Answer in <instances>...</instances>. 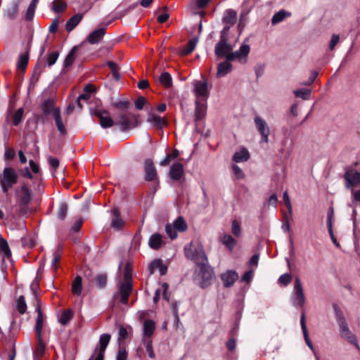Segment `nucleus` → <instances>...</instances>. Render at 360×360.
<instances>
[{
  "label": "nucleus",
  "instance_id": "obj_19",
  "mask_svg": "<svg viewBox=\"0 0 360 360\" xmlns=\"http://www.w3.org/2000/svg\"><path fill=\"white\" fill-rule=\"evenodd\" d=\"M184 173V167L181 163L177 162L172 165L169 170V175L174 180H179Z\"/></svg>",
  "mask_w": 360,
  "mask_h": 360
},
{
  "label": "nucleus",
  "instance_id": "obj_15",
  "mask_svg": "<svg viewBox=\"0 0 360 360\" xmlns=\"http://www.w3.org/2000/svg\"><path fill=\"white\" fill-rule=\"evenodd\" d=\"M144 170L146 181H153L157 179V171L151 160L145 161Z\"/></svg>",
  "mask_w": 360,
  "mask_h": 360
},
{
  "label": "nucleus",
  "instance_id": "obj_59",
  "mask_svg": "<svg viewBox=\"0 0 360 360\" xmlns=\"http://www.w3.org/2000/svg\"><path fill=\"white\" fill-rule=\"evenodd\" d=\"M75 59V50L72 49L69 54L67 56L65 60V65L66 67L71 65Z\"/></svg>",
  "mask_w": 360,
  "mask_h": 360
},
{
  "label": "nucleus",
  "instance_id": "obj_32",
  "mask_svg": "<svg viewBox=\"0 0 360 360\" xmlns=\"http://www.w3.org/2000/svg\"><path fill=\"white\" fill-rule=\"evenodd\" d=\"M341 337L342 338H344L345 340H346L349 343L354 345L356 347V348L359 351H360V346L358 344L355 335L353 334L350 330H348L347 332H345L344 333H342L341 335Z\"/></svg>",
  "mask_w": 360,
  "mask_h": 360
},
{
  "label": "nucleus",
  "instance_id": "obj_8",
  "mask_svg": "<svg viewBox=\"0 0 360 360\" xmlns=\"http://www.w3.org/2000/svg\"><path fill=\"white\" fill-rule=\"evenodd\" d=\"M193 84L194 86V93L197 99H199L200 98H206L208 96V83L206 80L201 79L195 81Z\"/></svg>",
  "mask_w": 360,
  "mask_h": 360
},
{
  "label": "nucleus",
  "instance_id": "obj_63",
  "mask_svg": "<svg viewBox=\"0 0 360 360\" xmlns=\"http://www.w3.org/2000/svg\"><path fill=\"white\" fill-rule=\"evenodd\" d=\"M127 353L124 348H120L116 360H127Z\"/></svg>",
  "mask_w": 360,
  "mask_h": 360
},
{
  "label": "nucleus",
  "instance_id": "obj_6",
  "mask_svg": "<svg viewBox=\"0 0 360 360\" xmlns=\"http://www.w3.org/2000/svg\"><path fill=\"white\" fill-rule=\"evenodd\" d=\"M110 335L109 334H103L100 337L98 346L94 351V353L89 360H103L104 353L110 342Z\"/></svg>",
  "mask_w": 360,
  "mask_h": 360
},
{
  "label": "nucleus",
  "instance_id": "obj_20",
  "mask_svg": "<svg viewBox=\"0 0 360 360\" xmlns=\"http://www.w3.org/2000/svg\"><path fill=\"white\" fill-rule=\"evenodd\" d=\"M169 285L167 283H163L160 288L155 290V296L153 297V301L156 303L162 296L167 301H169V297L167 294Z\"/></svg>",
  "mask_w": 360,
  "mask_h": 360
},
{
  "label": "nucleus",
  "instance_id": "obj_31",
  "mask_svg": "<svg viewBox=\"0 0 360 360\" xmlns=\"http://www.w3.org/2000/svg\"><path fill=\"white\" fill-rule=\"evenodd\" d=\"M336 318L340 328V333L341 335L342 333L349 330V328H348L346 320L341 312H336Z\"/></svg>",
  "mask_w": 360,
  "mask_h": 360
},
{
  "label": "nucleus",
  "instance_id": "obj_36",
  "mask_svg": "<svg viewBox=\"0 0 360 360\" xmlns=\"http://www.w3.org/2000/svg\"><path fill=\"white\" fill-rule=\"evenodd\" d=\"M160 83L165 88H169L172 85V79L169 73L162 72L159 78Z\"/></svg>",
  "mask_w": 360,
  "mask_h": 360
},
{
  "label": "nucleus",
  "instance_id": "obj_52",
  "mask_svg": "<svg viewBox=\"0 0 360 360\" xmlns=\"http://www.w3.org/2000/svg\"><path fill=\"white\" fill-rule=\"evenodd\" d=\"M68 212V206L65 203H60L58 211V217L60 219H64L66 217Z\"/></svg>",
  "mask_w": 360,
  "mask_h": 360
},
{
  "label": "nucleus",
  "instance_id": "obj_38",
  "mask_svg": "<svg viewBox=\"0 0 360 360\" xmlns=\"http://www.w3.org/2000/svg\"><path fill=\"white\" fill-rule=\"evenodd\" d=\"M0 254H2L8 258L11 255V252L6 240L1 236H0Z\"/></svg>",
  "mask_w": 360,
  "mask_h": 360
},
{
  "label": "nucleus",
  "instance_id": "obj_7",
  "mask_svg": "<svg viewBox=\"0 0 360 360\" xmlns=\"http://www.w3.org/2000/svg\"><path fill=\"white\" fill-rule=\"evenodd\" d=\"M255 123L257 130L261 134L260 141L264 143H268L270 129L266 121L263 120L262 117L257 116L255 118Z\"/></svg>",
  "mask_w": 360,
  "mask_h": 360
},
{
  "label": "nucleus",
  "instance_id": "obj_2",
  "mask_svg": "<svg viewBox=\"0 0 360 360\" xmlns=\"http://www.w3.org/2000/svg\"><path fill=\"white\" fill-rule=\"evenodd\" d=\"M233 47L226 41L224 34H221L220 41L217 44L214 52L218 57H225L228 60L245 58L250 53V48L248 44H242L239 51L231 52Z\"/></svg>",
  "mask_w": 360,
  "mask_h": 360
},
{
  "label": "nucleus",
  "instance_id": "obj_14",
  "mask_svg": "<svg viewBox=\"0 0 360 360\" xmlns=\"http://www.w3.org/2000/svg\"><path fill=\"white\" fill-rule=\"evenodd\" d=\"M221 279L224 285L226 288L231 287L238 279V275L236 271L228 270L221 274Z\"/></svg>",
  "mask_w": 360,
  "mask_h": 360
},
{
  "label": "nucleus",
  "instance_id": "obj_26",
  "mask_svg": "<svg viewBox=\"0 0 360 360\" xmlns=\"http://www.w3.org/2000/svg\"><path fill=\"white\" fill-rule=\"evenodd\" d=\"M44 316L42 314V311L39 307L37 308V318L36 320V333L37 335V338H40L41 335L42 328H43V324H44Z\"/></svg>",
  "mask_w": 360,
  "mask_h": 360
},
{
  "label": "nucleus",
  "instance_id": "obj_55",
  "mask_svg": "<svg viewBox=\"0 0 360 360\" xmlns=\"http://www.w3.org/2000/svg\"><path fill=\"white\" fill-rule=\"evenodd\" d=\"M108 65L109 66V68L111 70V72H112L113 77L116 80L119 79L120 75L118 73V68H117V66L116 63H115L113 62H108Z\"/></svg>",
  "mask_w": 360,
  "mask_h": 360
},
{
  "label": "nucleus",
  "instance_id": "obj_53",
  "mask_svg": "<svg viewBox=\"0 0 360 360\" xmlns=\"http://www.w3.org/2000/svg\"><path fill=\"white\" fill-rule=\"evenodd\" d=\"M59 53L57 51H53L49 53L46 56V60L49 65H53L58 60Z\"/></svg>",
  "mask_w": 360,
  "mask_h": 360
},
{
  "label": "nucleus",
  "instance_id": "obj_28",
  "mask_svg": "<svg viewBox=\"0 0 360 360\" xmlns=\"http://www.w3.org/2000/svg\"><path fill=\"white\" fill-rule=\"evenodd\" d=\"M112 227L115 229H120L124 225V221L120 218L119 211L117 209H114L112 210Z\"/></svg>",
  "mask_w": 360,
  "mask_h": 360
},
{
  "label": "nucleus",
  "instance_id": "obj_29",
  "mask_svg": "<svg viewBox=\"0 0 360 360\" xmlns=\"http://www.w3.org/2000/svg\"><path fill=\"white\" fill-rule=\"evenodd\" d=\"M162 239L161 235L155 233L152 235L148 241L149 246L154 250H158L162 245Z\"/></svg>",
  "mask_w": 360,
  "mask_h": 360
},
{
  "label": "nucleus",
  "instance_id": "obj_13",
  "mask_svg": "<svg viewBox=\"0 0 360 360\" xmlns=\"http://www.w3.org/2000/svg\"><path fill=\"white\" fill-rule=\"evenodd\" d=\"M106 32L105 27L98 28L91 32L86 38V41L91 44H96L101 41Z\"/></svg>",
  "mask_w": 360,
  "mask_h": 360
},
{
  "label": "nucleus",
  "instance_id": "obj_44",
  "mask_svg": "<svg viewBox=\"0 0 360 360\" xmlns=\"http://www.w3.org/2000/svg\"><path fill=\"white\" fill-rule=\"evenodd\" d=\"M231 230L233 236L236 237H240L241 236L240 223L236 219L233 220L231 222Z\"/></svg>",
  "mask_w": 360,
  "mask_h": 360
},
{
  "label": "nucleus",
  "instance_id": "obj_54",
  "mask_svg": "<svg viewBox=\"0 0 360 360\" xmlns=\"http://www.w3.org/2000/svg\"><path fill=\"white\" fill-rule=\"evenodd\" d=\"M28 63V56L27 54H22L20 56L19 61L18 63V69L23 70L25 68Z\"/></svg>",
  "mask_w": 360,
  "mask_h": 360
},
{
  "label": "nucleus",
  "instance_id": "obj_27",
  "mask_svg": "<svg viewBox=\"0 0 360 360\" xmlns=\"http://www.w3.org/2000/svg\"><path fill=\"white\" fill-rule=\"evenodd\" d=\"M117 124L120 126V129L122 131L128 130L131 127V120L129 117L125 114H122L119 117V120L117 122Z\"/></svg>",
  "mask_w": 360,
  "mask_h": 360
},
{
  "label": "nucleus",
  "instance_id": "obj_33",
  "mask_svg": "<svg viewBox=\"0 0 360 360\" xmlns=\"http://www.w3.org/2000/svg\"><path fill=\"white\" fill-rule=\"evenodd\" d=\"M250 158V154L248 150L243 148L236 152L233 155V160L236 162H245Z\"/></svg>",
  "mask_w": 360,
  "mask_h": 360
},
{
  "label": "nucleus",
  "instance_id": "obj_64",
  "mask_svg": "<svg viewBox=\"0 0 360 360\" xmlns=\"http://www.w3.org/2000/svg\"><path fill=\"white\" fill-rule=\"evenodd\" d=\"M233 169L236 176L238 179H242L243 177V176H244L243 172L242 169L238 166L234 165L233 166Z\"/></svg>",
  "mask_w": 360,
  "mask_h": 360
},
{
  "label": "nucleus",
  "instance_id": "obj_25",
  "mask_svg": "<svg viewBox=\"0 0 360 360\" xmlns=\"http://www.w3.org/2000/svg\"><path fill=\"white\" fill-rule=\"evenodd\" d=\"M53 117L54 118V120L56 122V127H57L58 131L61 134H65V132H66L65 127L62 122L59 109L56 108L53 110Z\"/></svg>",
  "mask_w": 360,
  "mask_h": 360
},
{
  "label": "nucleus",
  "instance_id": "obj_22",
  "mask_svg": "<svg viewBox=\"0 0 360 360\" xmlns=\"http://www.w3.org/2000/svg\"><path fill=\"white\" fill-rule=\"evenodd\" d=\"M147 121L157 128H161L165 126L167 124L165 119L155 114L150 115L147 119Z\"/></svg>",
  "mask_w": 360,
  "mask_h": 360
},
{
  "label": "nucleus",
  "instance_id": "obj_18",
  "mask_svg": "<svg viewBox=\"0 0 360 360\" xmlns=\"http://www.w3.org/2000/svg\"><path fill=\"white\" fill-rule=\"evenodd\" d=\"M150 274L155 273L156 271H159L160 275H165L167 272V268L164 265L161 260L156 259L151 262L148 266Z\"/></svg>",
  "mask_w": 360,
  "mask_h": 360
},
{
  "label": "nucleus",
  "instance_id": "obj_46",
  "mask_svg": "<svg viewBox=\"0 0 360 360\" xmlns=\"http://www.w3.org/2000/svg\"><path fill=\"white\" fill-rule=\"evenodd\" d=\"M132 330L131 327L129 326L128 328L124 327V326H120L119 327V331H118V340L121 341L123 340L128 337L129 331H131Z\"/></svg>",
  "mask_w": 360,
  "mask_h": 360
},
{
  "label": "nucleus",
  "instance_id": "obj_49",
  "mask_svg": "<svg viewBox=\"0 0 360 360\" xmlns=\"http://www.w3.org/2000/svg\"><path fill=\"white\" fill-rule=\"evenodd\" d=\"M142 342L146 347V351L150 358L154 359L155 357V354L153 349L152 340H142Z\"/></svg>",
  "mask_w": 360,
  "mask_h": 360
},
{
  "label": "nucleus",
  "instance_id": "obj_47",
  "mask_svg": "<svg viewBox=\"0 0 360 360\" xmlns=\"http://www.w3.org/2000/svg\"><path fill=\"white\" fill-rule=\"evenodd\" d=\"M38 344L35 350V355L37 357H41L45 351V344L42 342L41 335L40 338H37Z\"/></svg>",
  "mask_w": 360,
  "mask_h": 360
},
{
  "label": "nucleus",
  "instance_id": "obj_39",
  "mask_svg": "<svg viewBox=\"0 0 360 360\" xmlns=\"http://www.w3.org/2000/svg\"><path fill=\"white\" fill-rule=\"evenodd\" d=\"M94 282L98 288H103L107 283V276L105 274H99L94 278Z\"/></svg>",
  "mask_w": 360,
  "mask_h": 360
},
{
  "label": "nucleus",
  "instance_id": "obj_43",
  "mask_svg": "<svg viewBox=\"0 0 360 360\" xmlns=\"http://www.w3.org/2000/svg\"><path fill=\"white\" fill-rule=\"evenodd\" d=\"M288 15H290V13L286 11H280L273 16L271 22L274 25L277 24L283 20Z\"/></svg>",
  "mask_w": 360,
  "mask_h": 360
},
{
  "label": "nucleus",
  "instance_id": "obj_21",
  "mask_svg": "<svg viewBox=\"0 0 360 360\" xmlns=\"http://www.w3.org/2000/svg\"><path fill=\"white\" fill-rule=\"evenodd\" d=\"M219 240L221 243L226 245L231 251L233 250L236 245V240L234 238L227 233L222 234L220 236Z\"/></svg>",
  "mask_w": 360,
  "mask_h": 360
},
{
  "label": "nucleus",
  "instance_id": "obj_45",
  "mask_svg": "<svg viewBox=\"0 0 360 360\" xmlns=\"http://www.w3.org/2000/svg\"><path fill=\"white\" fill-rule=\"evenodd\" d=\"M67 4L60 0H55L53 2V10L56 13L63 12L65 10Z\"/></svg>",
  "mask_w": 360,
  "mask_h": 360
},
{
  "label": "nucleus",
  "instance_id": "obj_34",
  "mask_svg": "<svg viewBox=\"0 0 360 360\" xmlns=\"http://www.w3.org/2000/svg\"><path fill=\"white\" fill-rule=\"evenodd\" d=\"M82 290V278L77 276L75 278L72 285V292L73 294L80 295Z\"/></svg>",
  "mask_w": 360,
  "mask_h": 360
},
{
  "label": "nucleus",
  "instance_id": "obj_23",
  "mask_svg": "<svg viewBox=\"0 0 360 360\" xmlns=\"http://www.w3.org/2000/svg\"><path fill=\"white\" fill-rule=\"evenodd\" d=\"M83 15L82 13H77L71 17L66 23V30L68 32L72 31L82 20Z\"/></svg>",
  "mask_w": 360,
  "mask_h": 360
},
{
  "label": "nucleus",
  "instance_id": "obj_50",
  "mask_svg": "<svg viewBox=\"0 0 360 360\" xmlns=\"http://www.w3.org/2000/svg\"><path fill=\"white\" fill-rule=\"evenodd\" d=\"M210 0H195L192 1L190 6L192 9L205 8L210 2Z\"/></svg>",
  "mask_w": 360,
  "mask_h": 360
},
{
  "label": "nucleus",
  "instance_id": "obj_62",
  "mask_svg": "<svg viewBox=\"0 0 360 360\" xmlns=\"http://www.w3.org/2000/svg\"><path fill=\"white\" fill-rule=\"evenodd\" d=\"M146 102H147V101L144 97L140 96L136 101L135 106L137 109L141 110L143 108V105L146 103Z\"/></svg>",
  "mask_w": 360,
  "mask_h": 360
},
{
  "label": "nucleus",
  "instance_id": "obj_1",
  "mask_svg": "<svg viewBox=\"0 0 360 360\" xmlns=\"http://www.w3.org/2000/svg\"><path fill=\"white\" fill-rule=\"evenodd\" d=\"M185 254L187 258L194 261L199 266L195 277V281L202 288L209 286L212 283L214 272L211 266L207 264V258L202 245L197 242H191L185 248Z\"/></svg>",
  "mask_w": 360,
  "mask_h": 360
},
{
  "label": "nucleus",
  "instance_id": "obj_16",
  "mask_svg": "<svg viewBox=\"0 0 360 360\" xmlns=\"http://www.w3.org/2000/svg\"><path fill=\"white\" fill-rule=\"evenodd\" d=\"M155 330V323L152 320H146L143 323V335L142 340H152Z\"/></svg>",
  "mask_w": 360,
  "mask_h": 360
},
{
  "label": "nucleus",
  "instance_id": "obj_56",
  "mask_svg": "<svg viewBox=\"0 0 360 360\" xmlns=\"http://www.w3.org/2000/svg\"><path fill=\"white\" fill-rule=\"evenodd\" d=\"M292 280L291 275L289 274H285L281 275L278 278L279 283L286 286L288 285Z\"/></svg>",
  "mask_w": 360,
  "mask_h": 360
},
{
  "label": "nucleus",
  "instance_id": "obj_41",
  "mask_svg": "<svg viewBox=\"0 0 360 360\" xmlns=\"http://www.w3.org/2000/svg\"><path fill=\"white\" fill-rule=\"evenodd\" d=\"M301 326H302V330L303 331V334H304V337L306 343L307 344L309 347L312 349L313 346H312V343L310 341L308 333H307L306 323H305V317H304V314H302V318H301Z\"/></svg>",
  "mask_w": 360,
  "mask_h": 360
},
{
  "label": "nucleus",
  "instance_id": "obj_11",
  "mask_svg": "<svg viewBox=\"0 0 360 360\" xmlns=\"http://www.w3.org/2000/svg\"><path fill=\"white\" fill-rule=\"evenodd\" d=\"M347 186L360 185V172L354 169H348L345 174Z\"/></svg>",
  "mask_w": 360,
  "mask_h": 360
},
{
  "label": "nucleus",
  "instance_id": "obj_57",
  "mask_svg": "<svg viewBox=\"0 0 360 360\" xmlns=\"http://www.w3.org/2000/svg\"><path fill=\"white\" fill-rule=\"evenodd\" d=\"M36 7L37 5L32 3L30 4L26 13V18L27 20H32L33 18Z\"/></svg>",
  "mask_w": 360,
  "mask_h": 360
},
{
  "label": "nucleus",
  "instance_id": "obj_60",
  "mask_svg": "<svg viewBox=\"0 0 360 360\" xmlns=\"http://www.w3.org/2000/svg\"><path fill=\"white\" fill-rule=\"evenodd\" d=\"M204 116V107L200 106L199 102L196 101L195 118L200 120Z\"/></svg>",
  "mask_w": 360,
  "mask_h": 360
},
{
  "label": "nucleus",
  "instance_id": "obj_9",
  "mask_svg": "<svg viewBox=\"0 0 360 360\" xmlns=\"http://www.w3.org/2000/svg\"><path fill=\"white\" fill-rule=\"evenodd\" d=\"M293 303L295 306L302 307L304 304V295L300 280L295 281Z\"/></svg>",
  "mask_w": 360,
  "mask_h": 360
},
{
  "label": "nucleus",
  "instance_id": "obj_35",
  "mask_svg": "<svg viewBox=\"0 0 360 360\" xmlns=\"http://www.w3.org/2000/svg\"><path fill=\"white\" fill-rule=\"evenodd\" d=\"M54 99L51 98L44 101L41 104V110L44 115H49L51 112H53L54 105Z\"/></svg>",
  "mask_w": 360,
  "mask_h": 360
},
{
  "label": "nucleus",
  "instance_id": "obj_58",
  "mask_svg": "<svg viewBox=\"0 0 360 360\" xmlns=\"http://www.w3.org/2000/svg\"><path fill=\"white\" fill-rule=\"evenodd\" d=\"M333 215H334V210L332 207H330L328 211V219H327V225H328V229L329 232H331V228H333L332 219L333 217Z\"/></svg>",
  "mask_w": 360,
  "mask_h": 360
},
{
  "label": "nucleus",
  "instance_id": "obj_37",
  "mask_svg": "<svg viewBox=\"0 0 360 360\" xmlns=\"http://www.w3.org/2000/svg\"><path fill=\"white\" fill-rule=\"evenodd\" d=\"M72 311L71 309H66L62 312L58 318V321L62 325L65 326L72 319Z\"/></svg>",
  "mask_w": 360,
  "mask_h": 360
},
{
  "label": "nucleus",
  "instance_id": "obj_5",
  "mask_svg": "<svg viewBox=\"0 0 360 360\" xmlns=\"http://www.w3.org/2000/svg\"><path fill=\"white\" fill-rule=\"evenodd\" d=\"M187 224L182 217H179L172 224H168L165 226V231L171 239L177 237V232H184L187 229Z\"/></svg>",
  "mask_w": 360,
  "mask_h": 360
},
{
  "label": "nucleus",
  "instance_id": "obj_17",
  "mask_svg": "<svg viewBox=\"0 0 360 360\" xmlns=\"http://www.w3.org/2000/svg\"><path fill=\"white\" fill-rule=\"evenodd\" d=\"M18 198L22 205H26L31 200V193L27 186L23 185L18 193Z\"/></svg>",
  "mask_w": 360,
  "mask_h": 360
},
{
  "label": "nucleus",
  "instance_id": "obj_3",
  "mask_svg": "<svg viewBox=\"0 0 360 360\" xmlns=\"http://www.w3.org/2000/svg\"><path fill=\"white\" fill-rule=\"evenodd\" d=\"M18 175L15 169L13 167H5L0 174V186L4 193H8L17 182Z\"/></svg>",
  "mask_w": 360,
  "mask_h": 360
},
{
  "label": "nucleus",
  "instance_id": "obj_4",
  "mask_svg": "<svg viewBox=\"0 0 360 360\" xmlns=\"http://www.w3.org/2000/svg\"><path fill=\"white\" fill-rule=\"evenodd\" d=\"M124 281L122 283L119 287V292L114 295L115 300H120L123 304H127L128 298L132 290V285L131 283V273L128 268L124 272Z\"/></svg>",
  "mask_w": 360,
  "mask_h": 360
},
{
  "label": "nucleus",
  "instance_id": "obj_10",
  "mask_svg": "<svg viewBox=\"0 0 360 360\" xmlns=\"http://www.w3.org/2000/svg\"><path fill=\"white\" fill-rule=\"evenodd\" d=\"M237 13L235 11L229 9L224 12L222 20L224 24H226L222 32V34H226L229 30V27L233 25L236 22Z\"/></svg>",
  "mask_w": 360,
  "mask_h": 360
},
{
  "label": "nucleus",
  "instance_id": "obj_12",
  "mask_svg": "<svg viewBox=\"0 0 360 360\" xmlns=\"http://www.w3.org/2000/svg\"><path fill=\"white\" fill-rule=\"evenodd\" d=\"M95 115L98 117L103 128H109L114 125L115 122L107 110H97Z\"/></svg>",
  "mask_w": 360,
  "mask_h": 360
},
{
  "label": "nucleus",
  "instance_id": "obj_40",
  "mask_svg": "<svg viewBox=\"0 0 360 360\" xmlns=\"http://www.w3.org/2000/svg\"><path fill=\"white\" fill-rule=\"evenodd\" d=\"M16 310L21 314L25 313L27 310V304L24 296H20L16 300Z\"/></svg>",
  "mask_w": 360,
  "mask_h": 360
},
{
  "label": "nucleus",
  "instance_id": "obj_61",
  "mask_svg": "<svg viewBox=\"0 0 360 360\" xmlns=\"http://www.w3.org/2000/svg\"><path fill=\"white\" fill-rule=\"evenodd\" d=\"M283 200L285 206L287 207L288 212L291 214L292 212V207L290 200V198L287 191L283 193Z\"/></svg>",
  "mask_w": 360,
  "mask_h": 360
},
{
  "label": "nucleus",
  "instance_id": "obj_48",
  "mask_svg": "<svg viewBox=\"0 0 360 360\" xmlns=\"http://www.w3.org/2000/svg\"><path fill=\"white\" fill-rule=\"evenodd\" d=\"M62 255V251L58 248L54 252H53V258L51 263L52 268L53 270H56L58 267V264L61 258Z\"/></svg>",
  "mask_w": 360,
  "mask_h": 360
},
{
  "label": "nucleus",
  "instance_id": "obj_51",
  "mask_svg": "<svg viewBox=\"0 0 360 360\" xmlns=\"http://www.w3.org/2000/svg\"><path fill=\"white\" fill-rule=\"evenodd\" d=\"M311 94V91L309 89H298L294 91V94L297 97L302 98V99H307Z\"/></svg>",
  "mask_w": 360,
  "mask_h": 360
},
{
  "label": "nucleus",
  "instance_id": "obj_30",
  "mask_svg": "<svg viewBox=\"0 0 360 360\" xmlns=\"http://www.w3.org/2000/svg\"><path fill=\"white\" fill-rule=\"evenodd\" d=\"M231 65L228 61H225L219 64L217 68V76L218 77H224L231 71Z\"/></svg>",
  "mask_w": 360,
  "mask_h": 360
},
{
  "label": "nucleus",
  "instance_id": "obj_42",
  "mask_svg": "<svg viewBox=\"0 0 360 360\" xmlns=\"http://www.w3.org/2000/svg\"><path fill=\"white\" fill-rule=\"evenodd\" d=\"M23 108H19L12 115L11 120L13 125L17 126L22 120L23 115Z\"/></svg>",
  "mask_w": 360,
  "mask_h": 360
},
{
  "label": "nucleus",
  "instance_id": "obj_24",
  "mask_svg": "<svg viewBox=\"0 0 360 360\" xmlns=\"http://www.w3.org/2000/svg\"><path fill=\"white\" fill-rule=\"evenodd\" d=\"M198 41V39L197 37H194L189 40L187 45L183 47L179 53L181 56H186L190 54L195 48Z\"/></svg>",
  "mask_w": 360,
  "mask_h": 360
}]
</instances>
